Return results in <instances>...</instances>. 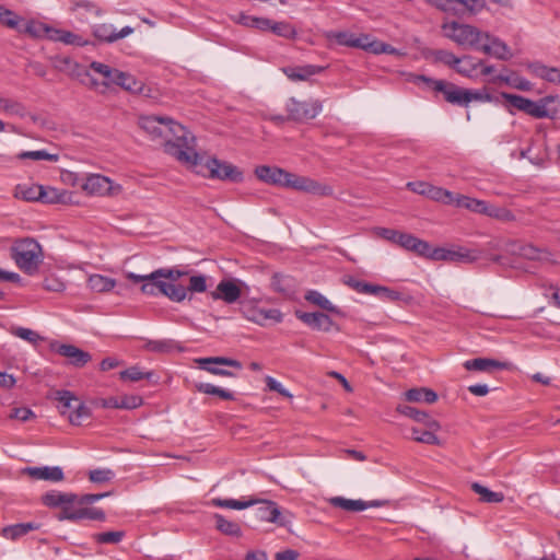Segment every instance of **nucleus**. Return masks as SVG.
<instances>
[{
  "label": "nucleus",
  "mask_w": 560,
  "mask_h": 560,
  "mask_svg": "<svg viewBox=\"0 0 560 560\" xmlns=\"http://www.w3.org/2000/svg\"><path fill=\"white\" fill-rule=\"evenodd\" d=\"M187 289V292H197L202 293L207 290V279L202 275L198 276H191L189 279V285Z\"/></svg>",
  "instance_id": "13d9d810"
},
{
  "label": "nucleus",
  "mask_w": 560,
  "mask_h": 560,
  "mask_svg": "<svg viewBox=\"0 0 560 560\" xmlns=\"http://www.w3.org/2000/svg\"><path fill=\"white\" fill-rule=\"evenodd\" d=\"M54 66L58 71L79 80L82 84L90 89L98 88V81L94 78V75L89 70H86L84 66L79 65L70 57H57L54 61Z\"/></svg>",
  "instance_id": "9d476101"
},
{
  "label": "nucleus",
  "mask_w": 560,
  "mask_h": 560,
  "mask_svg": "<svg viewBox=\"0 0 560 560\" xmlns=\"http://www.w3.org/2000/svg\"><path fill=\"white\" fill-rule=\"evenodd\" d=\"M109 83L116 84L127 92L149 96L147 91L150 92V89H147L142 81L136 79L128 72L107 67V86Z\"/></svg>",
  "instance_id": "f8f14e48"
},
{
  "label": "nucleus",
  "mask_w": 560,
  "mask_h": 560,
  "mask_svg": "<svg viewBox=\"0 0 560 560\" xmlns=\"http://www.w3.org/2000/svg\"><path fill=\"white\" fill-rule=\"evenodd\" d=\"M331 37L335 38L339 45L360 48L375 55L396 52V49L392 45L372 39L368 34L357 36L350 32H336L331 34Z\"/></svg>",
  "instance_id": "39448f33"
},
{
  "label": "nucleus",
  "mask_w": 560,
  "mask_h": 560,
  "mask_svg": "<svg viewBox=\"0 0 560 560\" xmlns=\"http://www.w3.org/2000/svg\"><path fill=\"white\" fill-rule=\"evenodd\" d=\"M119 378L121 381L128 382H138L143 378L151 380L154 376L153 372H143L139 366H131L129 369L122 370L118 373Z\"/></svg>",
  "instance_id": "c03bdc74"
},
{
  "label": "nucleus",
  "mask_w": 560,
  "mask_h": 560,
  "mask_svg": "<svg viewBox=\"0 0 560 560\" xmlns=\"http://www.w3.org/2000/svg\"><path fill=\"white\" fill-rule=\"evenodd\" d=\"M40 525L35 522L18 523L2 528L1 535L5 539L16 540L30 532L39 529Z\"/></svg>",
  "instance_id": "c85d7f7f"
},
{
  "label": "nucleus",
  "mask_w": 560,
  "mask_h": 560,
  "mask_svg": "<svg viewBox=\"0 0 560 560\" xmlns=\"http://www.w3.org/2000/svg\"><path fill=\"white\" fill-rule=\"evenodd\" d=\"M200 363L202 364V369L208 371L211 374L220 375V376H235L232 372L218 368L212 366L211 364H222L235 368L237 370H242V363L237 360L224 358V357H211V358H205L200 360Z\"/></svg>",
  "instance_id": "aec40b11"
},
{
  "label": "nucleus",
  "mask_w": 560,
  "mask_h": 560,
  "mask_svg": "<svg viewBox=\"0 0 560 560\" xmlns=\"http://www.w3.org/2000/svg\"><path fill=\"white\" fill-rule=\"evenodd\" d=\"M463 366L467 371L492 372L494 370H506L509 369L510 363L489 358H476L466 360L463 363Z\"/></svg>",
  "instance_id": "5701e85b"
},
{
  "label": "nucleus",
  "mask_w": 560,
  "mask_h": 560,
  "mask_svg": "<svg viewBox=\"0 0 560 560\" xmlns=\"http://www.w3.org/2000/svg\"><path fill=\"white\" fill-rule=\"evenodd\" d=\"M266 385L269 390L277 392L283 397L292 398V394L283 385L271 376L266 377Z\"/></svg>",
  "instance_id": "680f3d73"
},
{
  "label": "nucleus",
  "mask_w": 560,
  "mask_h": 560,
  "mask_svg": "<svg viewBox=\"0 0 560 560\" xmlns=\"http://www.w3.org/2000/svg\"><path fill=\"white\" fill-rule=\"evenodd\" d=\"M271 287L276 292L291 295L294 292V281L290 276L275 273L271 278Z\"/></svg>",
  "instance_id": "e433bc0d"
},
{
  "label": "nucleus",
  "mask_w": 560,
  "mask_h": 560,
  "mask_svg": "<svg viewBox=\"0 0 560 560\" xmlns=\"http://www.w3.org/2000/svg\"><path fill=\"white\" fill-rule=\"evenodd\" d=\"M328 502L334 508H339L349 512H361L369 508H381L388 503L386 500L364 501L361 499L353 500L343 497H332L328 500Z\"/></svg>",
  "instance_id": "dca6fc26"
},
{
  "label": "nucleus",
  "mask_w": 560,
  "mask_h": 560,
  "mask_svg": "<svg viewBox=\"0 0 560 560\" xmlns=\"http://www.w3.org/2000/svg\"><path fill=\"white\" fill-rule=\"evenodd\" d=\"M454 3L463 5L471 14L479 13L486 5L485 0H454Z\"/></svg>",
  "instance_id": "052dcab7"
},
{
  "label": "nucleus",
  "mask_w": 560,
  "mask_h": 560,
  "mask_svg": "<svg viewBox=\"0 0 560 560\" xmlns=\"http://www.w3.org/2000/svg\"><path fill=\"white\" fill-rule=\"evenodd\" d=\"M478 50L500 60H509L512 57L510 47L499 37L487 32L482 33V42L479 44Z\"/></svg>",
  "instance_id": "2eb2a0df"
},
{
  "label": "nucleus",
  "mask_w": 560,
  "mask_h": 560,
  "mask_svg": "<svg viewBox=\"0 0 560 560\" xmlns=\"http://www.w3.org/2000/svg\"><path fill=\"white\" fill-rule=\"evenodd\" d=\"M213 518L215 520V528L220 533L232 537H240L242 535L238 523L230 521L218 513L213 515Z\"/></svg>",
  "instance_id": "72a5a7b5"
},
{
  "label": "nucleus",
  "mask_w": 560,
  "mask_h": 560,
  "mask_svg": "<svg viewBox=\"0 0 560 560\" xmlns=\"http://www.w3.org/2000/svg\"><path fill=\"white\" fill-rule=\"evenodd\" d=\"M406 399L413 402H428L433 404L438 400V395L434 390L429 388H411L406 392Z\"/></svg>",
  "instance_id": "c9c22d12"
},
{
  "label": "nucleus",
  "mask_w": 560,
  "mask_h": 560,
  "mask_svg": "<svg viewBox=\"0 0 560 560\" xmlns=\"http://www.w3.org/2000/svg\"><path fill=\"white\" fill-rule=\"evenodd\" d=\"M401 296L402 294L399 291L393 290L384 285L382 288V293H380V299L390 302L398 301L401 299Z\"/></svg>",
  "instance_id": "774afa93"
},
{
  "label": "nucleus",
  "mask_w": 560,
  "mask_h": 560,
  "mask_svg": "<svg viewBox=\"0 0 560 560\" xmlns=\"http://www.w3.org/2000/svg\"><path fill=\"white\" fill-rule=\"evenodd\" d=\"M28 475L38 480H49L54 482H58L63 480V471L60 467H30L27 468Z\"/></svg>",
  "instance_id": "cd10ccee"
},
{
  "label": "nucleus",
  "mask_w": 560,
  "mask_h": 560,
  "mask_svg": "<svg viewBox=\"0 0 560 560\" xmlns=\"http://www.w3.org/2000/svg\"><path fill=\"white\" fill-rule=\"evenodd\" d=\"M164 290H162V294L170 299L173 302H183L187 296V289L182 284H176L168 279H164L163 281Z\"/></svg>",
  "instance_id": "473e14b6"
},
{
  "label": "nucleus",
  "mask_w": 560,
  "mask_h": 560,
  "mask_svg": "<svg viewBox=\"0 0 560 560\" xmlns=\"http://www.w3.org/2000/svg\"><path fill=\"white\" fill-rule=\"evenodd\" d=\"M467 98H469V104L471 102H491L492 96L488 93L487 89L471 90L467 89Z\"/></svg>",
  "instance_id": "bf43d9fd"
},
{
  "label": "nucleus",
  "mask_w": 560,
  "mask_h": 560,
  "mask_svg": "<svg viewBox=\"0 0 560 560\" xmlns=\"http://www.w3.org/2000/svg\"><path fill=\"white\" fill-rule=\"evenodd\" d=\"M304 298L307 302L315 304L325 311L338 313L336 306L316 290L307 291Z\"/></svg>",
  "instance_id": "37998d69"
},
{
  "label": "nucleus",
  "mask_w": 560,
  "mask_h": 560,
  "mask_svg": "<svg viewBox=\"0 0 560 560\" xmlns=\"http://www.w3.org/2000/svg\"><path fill=\"white\" fill-rule=\"evenodd\" d=\"M488 202L480 199H475L465 195H456V207L465 208L475 213L486 214Z\"/></svg>",
  "instance_id": "2f4dec72"
},
{
  "label": "nucleus",
  "mask_w": 560,
  "mask_h": 560,
  "mask_svg": "<svg viewBox=\"0 0 560 560\" xmlns=\"http://www.w3.org/2000/svg\"><path fill=\"white\" fill-rule=\"evenodd\" d=\"M288 119L303 122L314 119L323 109L322 102L318 100L299 101L290 97L285 103Z\"/></svg>",
  "instance_id": "1a4fd4ad"
},
{
  "label": "nucleus",
  "mask_w": 560,
  "mask_h": 560,
  "mask_svg": "<svg viewBox=\"0 0 560 560\" xmlns=\"http://www.w3.org/2000/svg\"><path fill=\"white\" fill-rule=\"evenodd\" d=\"M88 70L98 81V88L94 90L104 93V90L102 88L105 86V65L102 62L93 61Z\"/></svg>",
  "instance_id": "5fc2aeb1"
},
{
  "label": "nucleus",
  "mask_w": 560,
  "mask_h": 560,
  "mask_svg": "<svg viewBox=\"0 0 560 560\" xmlns=\"http://www.w3.org/2000/svg\"><path fill=\"white\" fill-rule=\"evenodd\" d=\"M446 38L465 48L478 50L482 42V33L476 26L463 24L456 21L445 22L441 26Z\"/></svg>",
  "instance_id": "20e7f679"
},
{
  "label": "nucleus",
  "mask_w": 560,
  "mask_h": 560,
  "mask_svg": "<svg viewBox=\"0 0 560 560\" xmlns=\"http://www.w3.org/2000/svg\"><path fill=\"white\" fill-rule=\"evenodd\" d=\"M550 253L547 249L538 248L532 244L523 243L522 252L520 257L530 259V260H540V261H549Z\"/></svg>",
  "instance_id": "58836bf2"
},
{
  "label": "nucleus",
  "mask_w": 560,
  "mask_h": 560,
  "mask_svg": "<svg viewBox=\"0 0 560 560\" xmlns=\"http://www.w3.org/2000/svg\"><path fill=\"white\" fill-rule=\"evenodd\" d=\"M241 289L233 280H222L211 292L213 300H222L228 304L235 303L241 298Z\"/></svg>",
  "instance_id": "4be33fe9"
},
{
  "label": "nucleus",
  "mask_w": 560,
  "mask_h": 560,
  "mask_svg": "<svg viewBox=\"0 0 560 560\" xmlns=\"http://www.w3.org/2000/svg\"><path fill=\"white\" fill-rule=\"evenodd\" d=\"M127 278L135 283H142L140 290L143 294L147 295H161L162 290H164L163 281L165 278L163 275V270H161L160 268L148 275L128 272Z\"/></svg>",
  "instance_id": "ddd939ff"
},
{
  "label": "nucleus",
  "mask_w": 560,
  "mask_h": 560,
  "mask_svg": "<svg viewBox=\"0 0 560 560\" xmlns=\"http://www.w3.org/2000/svg\"><path fill=\"white\" fill-rule=\"evenodd\" d=\"M471 489L475 493L479 494L480 495V500L482 502H486V503H499V502H502L504 500V495L502 492H494L490 489H488L487 487L478 483V482H474L471 485Z\"/></svg>",
  "instance_id": "ea45409f"
},
{
  "label": "nucleus",
  "mask_w": 560,
  "mask_h": 560,
  "mask_svg": "<svg viewBox=\"0 0 560 560\" xmlns=\"http://www.w3.org/2000/svg\"><path fill=\"white\" fill-rule=\"evenodd\" d=\"M205 166L209 171V178L241 183L243 173L235 165L220 161L217 158H210L206 161Z\"/></svg>",
  "instance_id": "9b49d317"
},
{
  "label": "nucleus",
  "mask_w": 560,
  "mask_h": 560,
  "mask_svg": "<svg viewBox=\"0 0 560 560\" xmlns=\"http://www.w3.org/2000/svg\"><path fill=\"white\" fill-rule=\"evenodd\" d=\"M132 33H133V28L130 27V26H125L120 31L113 30L107 35V43H113V42H116V40H118L120 38H125V37L129 36Z\"/></svg>",
  "instance_id": "338daca9"
},
{
  "label": "nucleus",
  "mask_w": 560,
  "mask_h": 560,
  "mask_svg": "<svg viewBox=\"0 0 560 560\" xmlns=\"http://www.w3.org/2000/svg\"><path fill=\"white\" fill-rule=\"evenodd\" d=\"M48 37L52 40L60 42L67 45L83 46L86 42L81 36L63 30L46 28Z\"/></svg>",
  "instance_id": "7c9ffc66"
},
{
  "label": "nucleus",
  "mask_w": 560,
  "mask_h": 560,
  "mask_svg": "<svg viewBox=\"0 0 560 560\" xmlns=\"http://www.w3.org/2000/svg\"><path fill=\"white\" fill-rule=\"evenodd\" d=\"M421 257L453 262H472L478 258V256L469 249L459 248L452 250L443 247L432 248L429 243L427 254H422Z\"/></svg>",
  "instance_id": "4468645a"
},
{
  "label": "nucleus",
  "mask_w": 560,
  "mask_h": 560,
  "mask_svg": "<svg viewBox=\"0 0 560 560\" xmlns=\"http://www.w3.org/2000/svg\"><path fill=\"white\" fill-rule=\"evenodd\" d=\"M427 197L434 201L442 202L444 205H456V195L442 187H435L433 185H430V187L428 188Z\"/></svg>",
  "instance_id": "4c0bfd02"
},
{
  "label": "nucleus",
  "mask_w": 560,
  "mask_h": 560,
  "mask_svg": "<svg viewBox=\"0 0 560 560\" xmlns=\"http://www.w3.org/2000/svg\"><path fill=\"white\" fill-rule=\"evenodd\" d=\"M527 114L535 118L548 117V110L546 108V103L544 102V100H540L538 102L533 101V106L529 107Z\"/></svg>",
  "instance_id": "e2e57ef3"
},
{
  "label": "nucleus",
  "mask_w": 560,
  "mask_h": 560,
  "mask_svg": "<svg viewBox=\"0 0 560 560\" xmlns=\"http://www.w3.org/2000/svg\"><path fill=\"white\" fill-rule=\"evenodd\" d=\"M139 125L153 141L163 144L165 153L183 165L196 170L202 164L203 156L196 151V137L183 125L154 115L141 117Z\"/></svg>",
  "instance_id": "f257e3e1"
},
{
  "label": "nucleus",
  "mask_w": 560,
  "mask_h": 560,
  "mask_svg": "<svg viewBox=\"0 0 560 560\" xmlns=\"http://www.w3.org/2000/svg\"><path fill=\"white\" fill-rule=\"evenodd\" d=\"M50 347L56 353L68 359V363L74 368H83L91 360L89 352L83 351L73 345L51 343Z\"/></svg>",
  "instance_id": "a211bd4d"
},
{
  "label": "nucleus",
  "mask_w": 560,
  "mask_h": 560,
  "mask_svg": "<svg viewBox=\"0 0 560 560\" xmlns=\"http://www.w3.org/2000/svg\"><path fill=\"white\" fill-rule=\"evenodd\" d=\"M419 80L427 83V85L434 92L441 93L445 102L459 107L469 106L467 89L458 86L446 80L432 79L425 75H420Z\"/></svg>",
  "instance_id": "0eeeda50"
},
{
  "label": "nucleus",
  "mask_w": 560,
  "mask_h": 560,
  "mask_svg": "<svg viewBox=\"0 0 560 560\" xmlns=\"http://www.w3.org/2000/svg\"><path fill=\"white\" fill-rule=\"evenodd\" d=\"M12 334L32 345H36L43 338L34 330L24 327H16L12 330Z\"/></svg>",
  "instance_id": "6e6d98bb"
},
{
  "label": "nucleus",
  "mask_w": 560,
  "mask_h": 560,
  "mask_svg": "<svg viewBox=\"0 0 560 560\" xmlns=\"http://www.w3.org/2000/svg\"><path fill=\"white\" fill-rule=\"evenodd\" d=\"M255 501L256 504H260L256 509V517L260 521L273 523L279 526H285L290 522L282 515V512L276 502L269 500Z\"/></svg>",
  "instance_id": "f3484780"
},
{
  "label": "nucleus",
  "mask_w": 560,
  "mask_h": 560,
  "mask_svg": "<svg viewBox=\"0 0 560 560\" xmlns=\"http://www.w3.org/2000/svg\"><path fill=\"white\" fill-rule=\"evenodd\" d=\"M397 410L401 415H404L408 418H411L417 422L423 423L428 429H431V430L440 429L439 422L436 420L432 419L425 411L418 410L417 408L408 406V405L399 406L397 408Z\"/></svg>",
  "instance_id": "393cba45"
},
{
  "label": "nucleus",
  "mask_w": 560,
  "mask_h": 560,
  "mask_svg": "<svg viewBox=\"0 0 560 560\" xmlns=\"http://www.w3.org/2000/svg\"><path fill=\"white\" fill-rule=\"evenodd\" d=\"M527 114L535 118L548 117V110L546 108V103L544 102V100H540L538 102L533 101V106L529 107Z\"/></svg>",
  "instance_id": "0e129e2a"
},
{
  "label": "nucleus",
  "mask_w": 560,
  "mask_h": 560,
  "mask_svg": "<svg viewBox=\"0 0 560 560\" xmlns=\"http://www.w3.org/2000/svg\"><path fill=\"white\" fill-rule=\"evenodd\" d=\"M143 349L155 353H171L174 351H183L184 348L174 339L152 340L147 339Z\"/></svg>",
  "instance_id": "bb28decb"
},
{
  "label": "nucleus",
  "mask_w": 560,
  "mask_h": 560,
  "mask_svg": "<svg viewBox=\"0 0 560 560\" xmlns=\"http://www.w3.org/2000/svg\"><path fill=\"white\" fill-rule=\"evenodd\" d=\"M211 504L218 508L244 510L256 504L255 500L242 501L236 499H221L214 498L211 500Z\"/></svg>",
  "instance_id": "a19ab883"
},
{
  "label": "nucleus",
  "mask_w": 560,
  "mask_h": 560,
  "mask_svg": "<svg viewBox=\"0 0 560 560\" xmlns=\"http://www.w3.org/2000/svg\"><path fill=\"white\" fill-rule=\"evenodd\" d=\"M18 159L33 160V161L47 160L50 162H57L59 156H58V154L48 153L46 150H37V151H22L21 153L18 154Z\"/></svg>",
  "instance_id": "8fccbe9b"
},
{
  "label": "nucleus",
  "mask_w": 560,
  "mask_h": 560,
  "mask_svg": "<svg viewBox=\"0 0 560 560\" xmlns=\"http://www.w3.org/2000/svg\"><path fill=\"white\" fill-rule=\"evenodd\" d=\"M0 110L9 116L24 118L27 114L26 107L20 101L0 96Z\"/></svg>",
  "instance_id": "f704fd0d"
},
{
  "label": "nucleus",
  "mask_w": 560,
  "mask_h": 560,
  "mask_svg": "<svg viewBox=\"0 0 560 560\" xmlns=\"http://www.w3.org/2000/svg\"><path fill=\"white\" fill-rule=\"evenodd\" d=\"M435 431L436 430H431V429L421 431L417 428H412L411 434H412V439L417 442L430 444V445H439L440 440L435 435V433H434Z\"/></svg>",
  "instance_id": "09e8293b"
},
{
  "label": "nucleus",
  "mask_w": 560,
  "mask_h": 560,
  "mask_svg": "<svg viewBox=\"0 0 560 560\" xmlns=\"http://www.w3.org/2000/svg\"><path fill=\"white\" fill-rule=\"evenodd\" d=\"M268 31H271L273 34L284 37V38H295L296 30L289 22H275L269 19Z\"/></svg>",
  "instance_id": "79ce46f5"
},
{
  "label": "nucleus",
  "mask_w": 560,
  "mask_h": 560,
  "mask_svg": "<svg viewBox=\"0 0 560 560\" xmlns=\"http://www.w3.org/2000/svg\"><path fill=\"white\" fill-rule=\"evenodd\" d=\"M142 404L143 399L139 395H124L107 398V408L135 409Z\"/></svg>",
  "instance_id": "c756f323"
},
{
  "label": "nucleus",
  "mask_w": 560,
  "mask_h": 560,
  "mask_svg": "<svg viewBox=\"0 0 560 560\" xmlns=\"http://www.w3.org/2000/svg\"><path fill=\"white\" fill-rule=\"evenodd\" d=\"M20 21L21 18L16 13L0 5V23L11 28H15Z\"/></svg>",
  "instance_id": "4d7b16f0"
},
{
  "label": "nucleus",
  "mask_w": 560,
  "mask_h": 560,
  "mask_svg": "<svg viewBox=\"0 0 560 560\" xmlns=\"http://www.w3.org/2000/svg\"><path fill=\"white\" fill-rule=\"evenodd\" d=\"M527 69L536 78L545 80L549 83H559L560 84V69L559 68L548 67L539 61H535V62L528 63Z\"/></svg>",
  "instance_id": "b1692460"
},
{
  "label": "nucleus",
  "mask_w": 560,
  "mask_h": 560,
  "mask_svg": "<svg viewBox=\"0 0 560 560\" xmlns=\"http://www.w3.org/2000/svg\"><path fill=\"white\" fill-rule=\"evenodd\" d=\"M11 257L22 271L33 275L43 260L42 246L31 237L19 240L11 247Z\"/></svg>",
  "instance_id": "7ed1b4c3"
},
{
  "label": "nucleus",
  "mask_w": 560,
  "mask_h": 560,
  "mask_svg": "<svg viewBox=\"0 0 560 560\" xmlns=\"http://www.w3.org/2000/svg\"><path fill=\"white\" fill-rule=\"evenodd\" d=\"M485 215L490 217L492 219L500 220V221H504V222H510V221L515 220V215L513 214V212L511 210H509L504 207H498V206L490 205V203L487 205V212Z\"/></svg>",
  "instance_id": "de8ad7c7"
},
{
  "label": "nucleus",
  "mask_w": 560,
  "mask_h": 560,
  "mask_svg": "<svg viewBox=\"0 0 560 560\" xmlns=\"http://www.w3.org/2000/svg\"><path fill=\"white\" fill-rule=\"evenodd\" d=\"M60 505H63L62 511L58 515V520H69V521H79V520H102L104 513L100 509L90 508V506H81L74 509L71 504L78 503V497L72 493H62L59 492Z\"/></svg>",
  "instance_id": "6e6552de"
},
{
  "label": "nucleus",
  "mask_w": 560,
  "mask_h": 560,
  "mask_svg": "<svg viewBox=\"0 0 560 560\" xmlns=\"http://www.w3.org/2000/svg\"><path fill=\"white\" fill-rule=\"evenodd\" d=\"M373 233L394 245H397L408 252H412L419 256L427 254L428 242L420 240L412 234L400 232L387 228H374Z\"/></svg>",
  "instance_id": "423d86ee"
},
{
  "label": "nucleus",
  "mask_w": 560,
  "mask_h": 560,
  "mask_svg": "<svg viewBox=\"0 0 560 560\" xmlns=\"http://www.w3.org/2000/svg\"><path fill=\"white\" fill-rule=\"evenodd\" d=\"M54 190L47 191L42 185L19 186L15 191V197L26 201H42L45 203H52L55 196H51Z\"/></svg>",
  "instance_id": "6ab92c4d"
},
{
  "label": "nucleus",
  "mask_w": 560,
  "mask_h": 560,
  "mask_svg": "<svg viewBox=\"0 0 560 560\" xmlns=\"http://www.w3.org/2000/svg\"><path fill=\"white\" fill-rule=\"evenodd\" d=\"M434 60L438 62H442L445 66H448L454 69L456 65H460L458 57H456L453 52L445 49H438L433 51Z\"/></svg>",
  "instance_id": "3c124183"
},
{
  "label": "nucleus",
  "mask_w": 560,
  "mask_h": 560,
  "mask_svg": "<svg viewBox=\"0 0 560 560\" xmlns=\"http://www.w3.org/2000/svg\"><path fill=\"white\" fill-rule=\"evenodd\" d=\"M296 317L313 329L322 331H330L335 327L334 320L325 313L314 312H296Z\"/></svg>",
  "instance_id": "412c9836"
},
{
  "label": "nucleus",
  "mask_w": 560,
  "mask_h": 560,
  "mask_svg": "<svg viewBox=\"0 0 560 560\" xmlns=\"http://www.w3.org/2000/svg\"><path fill=\"white\" fill-rule=\"evenodd\" d=\"M501 97L503 100H505L512 107H514L521 112H522L524 102L526 100V97H524L522 95L510 94V93H505V92L501 93Z\"/></svg>",
  "instance_id": "69168bd1"
},
{
  "label": "nucleus",
  "mask_w": 560,
  "mask_h": 560,
  "mask_svg": "<svg viewBox=\"0 0 560 560\" xmlns=\"http://www.w3.org/2000/svg\"><path fill=\"white\" fill-rule=\"evenodd\" d=\"M255 174L260 180L267 184L291 188L298 191L322 197L331 196L334 194L332 187L327 184L317 182L307 176L290 173L280 167L260 165L256 167Z\"/></svg>",
  "instance_id": "f03ea898"
},
{
  "label": "nucleus",
  "mask_w": 560,
  "mask_h": 560,
  "mask_svg": "<svg viewBox=\"0 0 560 560\" xmlns=\"http://www.w3.org/2000/svg\"><path fill=\"white\" fill-rule=\"evenodd\" d=\"M324 69L322 66L306 65L302 67H288L283 69V72L292 81H305L312 75L323 72Z\"/></svg>",
  "instance_id": "a878e982"
},
{
  "label": "nucleus",
  "mask_w": 560,
  "mask_h": 560,
  "mask_svg": "<svg viewBox=\"0 0 560 560\" xmlns=\"http://www.w3.org/2000/svg\"><path fill=\"white\" fill-rule=\"evenodd\" d=\"M56 399L60 404L61 413H66L69 410L77 408L75 406H73V402H78V399L69 390L57 392Z\"/></svg>",
  "instance_id": "603ef678"
},
{
  "label": "nucleus",
  "mask_w": 560,
  "mask_h": 560,
  "mask_svg": "<svg viewBox=\"0 0 560 560\" xmlns=\"http://www.w3.org/2000/svg\"><path fill=\"white\" fill-rule=\"evenodd\" d=\"M236 22L241 25L257 28L259 31H268L269 25V19L267 18H257V16H250L246 15L244 13H241Z\"/></svg>",
  "instance_id": "a18cd8bd"
},
{
  "label": "nucleus",
  "mask_w": 560,
  "mask_h": 560,
  "mask_svg": "<svg viewBox=\"0 0 560 560\" xmlns=\"http://www.w3.org/2000/svg\"><path fill=\"white\" fill-rule=\"evenodd\" d=\"M104 184V176H101L98 174H91L86 177L84 184L82 185V189L86 191L89 195H98L102 192Z\"/></svg>",
  "instance_id": "49530a36"
},
{
  "label": "nucleus",
  "mask_w": 560,
  "mask_h": 560,
  "mask_svg": "<svg viewBox=\"0 0 560 560\" xmlns=\"http://www.w3.org/2000/svg\"><path fill=\"white\" fill-rule=\"evenodd\" d=\"M459 60H462L460 65H456L454 70L464 77H471L472 72L477 69L479 63H476L474 58L470 56H464L459 58Z\"/></svg>",
  "instance_id": "864d4df0"
}]
</instances>
